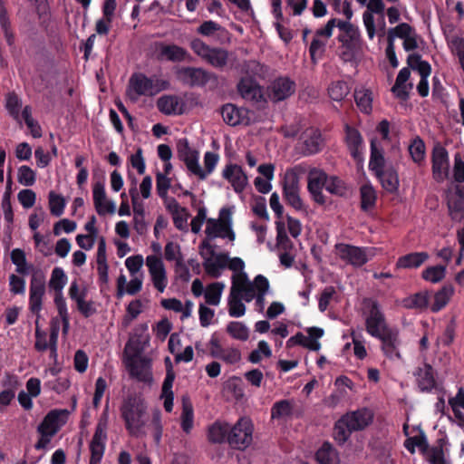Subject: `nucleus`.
<instances>
[{
    "label": "nucleus",
    "instance_id": "nucleus-1",
    "mask_svg": "<svg viewBox=\"0 0 464 464\" xmlns=\"http://www.w3.org/2000/svg\"><path fill=\"white\" fill-rule=\"evenodd\" d=\"M121 417L128 433L140 437L146 424L147 404L142 397L135 393L127 395L120 407Z\"/></svg>",
    "mask_w": 464,
    "mask_h": 464
},
{
    "label": "nucleus",
    "instance_id": "nucleus-2",
    "mask_svg": "<svg viewBox=\"0 0 464 464\" xmlns=\"http://www.w3.org/2000/svg\"><path fill=\"white\" fill-rule=\"evenodd\" d=\"M372 420L373 414L367 408L348 412L334 423L333 437L339 445H343L353 431L364 430Z\"/></svg>",
    "mask_w": 464,
    "mask_h": 464
},
{
    "label": "nucleus",
    "instance_id": "nucleus-3",
    "mask_svg": "<svg viewBox=\"0 0 464 464\" xmlns=\"http://www.w3.org/2000/svg\"><path fill=\"white\" fill-rule=\"evenodd\" d=\"M362 304L368 310V315L365 319V329L372 337L376 338L382 332H385L386 329L391 328L386 323L385 315L376 300L364 298Z\"/></svg>",
    "mask_w": 464,
    "mask_h": 464
},
{
    "label": "nucleus",
    "instance_id": "nucleus-4",
    "mask_svg": "<svg viewBox=\"0 0 464 464\" xmlns=\"http://www.w3.org/2000/svg\"><path fill=\"white\" fill-rule=\"evenodd\" d=\"M126 349H130L134 353V356L130 358L127 362L130 377L140 382L150 383L152 373L150 360L138 356L141 353V349L138 345L134 346L131 341L126 344Z\"/></svg>",
    "mask_w": 464,
    "mask_h": 464
},
{
    "label": "nucleus",
    "instance_id": "nucleus-5",
    "mask_svg": "<svg viewBox=\"0 0 464 464\" xmlns=\"http://www.w3.org/2000/svg\"><path fill=\"white\" fill-rule=\"evenodd\" d=\"M253 423L247 417H241L233 427H230L227 436L228 444L237 450H245L253 440Z\"/></svg>",
    "mask_w": 464,
    "mask_h": 464
},
{
    "label": "nucleus",
    "instance_id": "nucleus-6",
    "mask_svg": "<svg viewBox=\"0 0 464 464\" xmlns=\"http://www.w3.org/2000/svg\"><path fill=\"white\" fill-rule=\"evenodd\" d=\"M177 80L190 88L204 87L215 75L201 67L182 66L175 68Z\"/></svg>",
    "mask_w": 464,
    "mask_h": 464
},
{
    "label": "nucleus",
    "instance_id": "nucleus-7",
    "mask_svg": "<svg viewBox=\"0 0 464 464\" xmlns=\"http://www.w3.org/2000/svg\"><path fill=\"white\" fill-rule=\"evenodd\" d=\"M154 55L160 62L181 63L191 59L190 53L185 48L163 41L154 43Z\"/></svg>",
    "mask_w": 464,
    "mask_h": 464
},
{
    "label": "nucleus",
    "instance_id": "nucleus-8",
    "mask_svg": "<svg viewBox=\"0 0 464 464\" xmlns=\"http://www.w3.org/2000/svg\"><path fill=\"white\" fill-rule=\"evenodd\" d=\"M177 153L180 160H182L188 169L199 179H206V173L198 163V152L193 150L188 143L187 138H182L177 141Z\"/></svg>",
    "mask_w": 464,
    "mask_h": 464
},
{
    "label": "nucleus",
    "instance_id": "nucleus-9",
    "mask_svg": "<svg viewBox=\"0 0 464 464\" xmlns=\"http://www.w3.org/2000/svg\"><path fill=\"white\" fill-rule=\"evenodd\" d=\"M298 145L304 156L319 153L324 146L321 130L313 127L305 129L299 136Z\"/></svg>",
    "mask_w": 464,
    "mask_h": 464
},
{
    "label": "nucleus",
    "instance_id": "nucleus-10",
    "mask_svg": "<svg viewBox=\"0 0 464 464\" xmlns=\"http://www.w3.org/2000/svg\"><path fill=\"white\" fill-rule=\"evenodd\" d=\"M376 339L381 342V350L383 355L390 360H401V354L400 347L401 340L400 338V332L395 327H391L382 332Z\"/></svg>",
    "mask_w": 464,
    "mask_h": 464
},
{
    "label": "nucleus",
    "instance_id": "nucleus-11",
    "mask_svg": "<svg viewBox=\"0 0 464 464\" xmlns=\"http://www.w3.org/2000/svg\"><path fill=\"white\" fill-rule=\"evenodd\" d=\"M431 169L433 179L437 182H443L448 179L450 173V158L448 150L437 144L431 152Z\"/></svg>",
    "mask_w": 464,
    "mask_h": 464
},
{
    "label": "nucleus",
    "instance_id": "nucleus-12",
    "mask_svg": "<svg viewBox=\"0 0 464 464\" xmlns=\"http://www.w3.org/2000/svg\"><path fill=\"white\" fill-rule=\"evenodd\" d=\"M296 84L287 76L276 78L267 87V95L274 102L286 100L295 92Z\"/></svg>",
    "mask_w": 464,
    "mask_h": 464
},
{
    "label": "nucleus",
    "instance_id": "nucleus-13",
    "mask_svg": "<svg viewBox=\"0 0 464 464\" xmlns=\"http://www.w3.org/2000/svg\"><path fill=\"white\" fill-rule=\"evenodd\" d=\"M344 142L350 152L351 157L357 164L363 162L364 143L361 132L354 127L344 125Z\"/></svg>",
    "mask_w": 464,
    "mask_h": 464
},
{
    "label": "nucleus",
    "instance_id": "nucleus-14",
    "mask_svg": "<svg viewBox=\"0 0 464 464\" xmlns=\"http://www.w3.org/2000/svg\"><path fill=\"white\" fill-rule=\"evenodd\" d=\"M339 257L353 266H362L368 262L365 247H360L349 244L338 243L335 245Z\"/></svg>",
    "mask_w": 464,
    "mask_h": 464
},
{
    "label": "nucleus",
    "instance_id": "nucleus-15",
    "mask_svg": "<svg viewBox=\"0 0 464 464\" xmlns=\"http://www.w3.org/2000/svg\"><path fill=\"white\" fill-rule=\"evenodd\" d=\"M436 371L431 364L424 361L421 365L415 368L413 376L421 392H430L437 389Z\"/></svg>",
    "mask_w": 464,
    "mask_h": 464
},
{
    "label": "nucleus",
    "instance_id": "nucleus-16",
    "mask_svg": "<svg viewBox=\"0 0 464 464\" xmlns=\"http://www.w3.org/2000/svg\"><path fill=\"white\" fill-rule=\"evenodd\" d=\"M69 411L67 410H52L44 418L37 427L41 435L54 436L60 426L66 422Z\"/></svg>",
    "mask_w": 464,
    "mask_h": 464
},
{
    "label": "nucleus",
    "instance_id": "nucleus-17",
    "mask_svg": "<svg viewBox=\"0 0 464 464\" xmlns=\"http://www.w3.org/2000/svg\"><path fill=\"white\" fill-rule=\"evenodd\" d=\"M307 182V188L313 199L319 205H324L326 199L322 190L325 188L327 174L322 169L313 168L308 173Z\"/></svg>",
    "mask_w": 464,
    "mask_h": 464
},
{
    "label": "nucleus",
    "instance_id": "nucleus-18",
    "mask_svg": "<svg viewBox=\"0 0 464 464\" xmlns=\"http://www.w3.org/2000/svg\"><path fill=\"white\" fill-rule=\"evenodd\" d=\"M92 198L95 210L99 216H104L107 213L113 214L115 212L114 202L107 199L103 174L101 180H97L92 186Z\"/></svg>",
    "mask_w": 464,
    "mask_h": 464
},
{
    "label": "nucleus",
    "instance_id": "nucleus-19",
    "mask_svg": "<svg viewBox=\"0 0 464 464\" xmlns=\"http://www.w3.org/2000/svg\"><path fill=\"white\" fill-rule=\"evenodd\" d=\"M239 95L246 101L260 102L265 101L262 86L252 76H243L237 84Z\"/></svg>",
    "mask_w": 464,
    "mask_h": 464
},
{
    "label": "nucleus",
    "instance_id": "nucleus-20",
    "mask_svg": "<svg viewBox=\"0 0 464 464\" xmlns=\"http://www.w3.org/2000/svg\"><path fill=\"white\" fill-rule=\"evenodd\" d=\"M146 265L149 268L154 287L160 293H163L167 286L168 279L162 260L154 255L148 256Z\"/></svg>",
    "mask_w": 464,
    "mask_h": 464
},
{
    "label": "nucleus",
    "instance_id": "nucleus-21",
    "mask_svg": "<svg viewBox=\"0 0 464 464\" xmlns=\"http://www.w3.org/2000/svg\"><path fill=\"white\" fill-rule=\"evenodd\" d=\"M128 95L132 101H137L140 96H152V77L140 72L133 73L130 78Z\"/></svg>",
    "mask_w": 464,
    "mask_h": 464
},
{
    "label": "nucleus",
    "instance_id": "nucleus-22",
    "mask_svg": "<svg viewBox=\"0 0 464 464\" xmlns=\"http://www.w3.org/2000/svg\"><path fill=\"white\" fill-rule=\"evenodd\" d=\"M222 177L227 179L236 193H241L248 184V178L242 167L228 163L222 171Z\"/></svg>",
    "mask_w": 464,
    "mask_h": 464
},
{
    "label": "nucleus",
    "instance_id": "nucleus-23",
    "mask_svg": "<svg viewBox=\"0 0 464 464\" xmlns=\"http://www.w3.org/2000/svg\"><path fill=\"white\" fill-rule=\"evenodd\" d=\"M220 112L223 121L229 126L248 125L251 122L248 111L245 108H238L232 103L223 105Z\"/></svg>",
    "mask_w": 464,
    "mask_h": 464
},
{
    "label": "nucleus",
    "instance_id": "nucleus-24",
    "mask_svg": "<svg viewBox=\"0 0 464 464\" xmlns=\"http://www.w3.org/2000/svg\"><path fill=\"white\" fill-rule=\"evenodd\" d=\"M183 104L175 95H163L157 101L158 110L165 115H179L183 113Z\"/></svg>",
    "mask_w": 464,
    "mask_h": 464
},
{
    "label": "nucleus",
    "instance_id": "nucleus-25",
    "mask_svg": "<svg viewBox=\"0 0 464 464\" xmlns=\"http://www.w3.org/2000/svg\"><path fill=\"white\" fill-rule=\"evenodd\" d=\"M227 253H219L216 256L215 260H212L211 257L205 258L203 266L208 276L218 278L221 276L220 270L227 266Z\"/></svg>",
    "mask_w": 464,
    "mask_h": 464
},
{
    "label": "nucleus",
    "instance_id": "nucleus-26",
    "mask_svg": "<svg viewBox=\"0 0 464 464\" xmlns=\"http://www.w3.org/2000/svg\"><path fill=\"white\" fill-rule=\"evenodd\" d=\"M380 180L382 188L390 192L394 193L399 188V177L397 171L393 168H388L374 174Z\"/></svg>",
    "mask_w": 464,
    "mask_h": 464
},
{
    "label": "nucleus",
    "instance_id": "nucleus-27",
    "mask_svg": "<svg viewBox=\"0 0 464 464\" xmlns=\"http://www.w3.org/2000/svg\"><path fill=\"white\" fill-rule=\"evenodd\" d=\"M315 459L320 464H340L339 453L328 441H325L317 450Z\"/></svg>",
    "mask_w": 464,
    "mask_h": 464
},
{
    "label": "nucleus",
    "instance_id": "nucleus-28",
    "mask_svg": "<svg viewBox=\"0 0 464 464\" xmlns=\"http://www.w3.org/2000/svg\"><path fill=\"white\" fill-rule=\"evenodd\" d=\"M371 155L369 160V169L374 174L381 172L385 169V159L383 156V150L382 147L377 146V140L372 139L370 142Z\"/></svg>",
    "mask_w": 464,
    "mask_h": 464
},
{
    "label": "nucleus",
    "instance_id": "nucleus-29",
    "mask_svg": "<svg viewBox=\"0 0 464 464\" xmlns=\"http://www.w3.org/2000/svg\"><path fill=\"white\" fill-rule=\"evenodd\" d=\"M429 259L427 252H413L398 258L397 268H418Z\"/></svg>",
    "mask_w": 464,
    "mask_h": 464
},
{
    "label": "nucleus",
    "instance_id": "nucleus-30",
    "mask_svg": "<svg viewBox=\"0 0 464 464\" xmlns=\"http://www.w3.org/2000/svg\"><path fill=\"white\" fill-rule=\"evenodd\" d=\"M230 425L227 422L215 421L209 426L208 439L211 443L221 444L227 441Z\"/></svg>",
    "mask_w": 464,
    "mask_h": 464
},
{
    "label": "nucleus",
    "instance_id": "nucleus-31",
    "mask_svg": "<svg viewBox=\"0 0 464 464\" xmlns=\"http://www.w3.org/2000/svg\"><path fill=\"white\" fill-rule=\"evenodd\" d=\"M354 100L360 111L365 114H370L372 111V92L369 89H356L354 91Z\"/></svg>",
    "mask_w": 464,
    "mask_h": 464
},
{
    "label": "nucleus",
    "instance_id": "nucleus-32",
    "mask_svg": "<svg viewBox=\"0 0 464 464\" xmlns=\"http://www.w3.org/2000/svg\"><path fill=\"white\" fill-rule=\"evenodd\" d=\"M0 27L9 46L14 44V34L11 28V21L3 0H0Z\"/></svg>",
    "mask_w": 464,
    "mask_h": 464
},
{
    "label": "nucleus",
    "instance_id": "nucleus-33",
    "mask_svg": "<svg viewBox=\"0 0 464 464\" xmlns=\"http://www.w3.org/2000/svg\"><path fill=\"white\" fill-rule=\"evenodd\" d=\"M205 61L215 68L222 69L227 64L228 52L223 48L211 47Z\"/></svg>",
    "mask_w": 464,
    "mask_h": 464
},
{
    "label": "nucleus",
    "instance_id": "nucleus-34",
    "mask_svg": "<svg viewBox=\"0 0 464 464\" xmlns=\"http://www.w3.org/2000/svg\"><path fill=\"white\" fill-rule=\"evenodd\" d=\"M361 209L367 212L375 207L377 201L376 191L370 184L362 185L360 188Z\"/></svg>",
    "mask_w": 464,
    "mask_h": 464
},
{
    "label": "nucleus",
    "instance_id": "nucleus-35",
    "mask_svg": "<svg viewBox=\"0 0 464 464\" xmlns=\"http://www.w3.org/2000/svg\"><path fill=\"white\" fill-rule=\"evenodd\" d=\"M107 429L108 428L105 427L96 426L94 434L90 442V452L104 454L108 439Z\"/></svg>",
    "mask_w": 464,
    "mask_h": 464
},
{
    "label": "nucleus",
    "instance_id": "nucleus-36",
    "mask_svg": "<svg viewBox=\"0 0 464 464\" xmlns=\"http://www.w3.org/2000/svg\"><path fill=\"white\" fill-rule=\"evenodd\" d=\"M10 258L12 263L16 266L15 271L22 276L28 275L30 270L33 269V266L27 264L25 253L21 248L13 249Z\"/></svg>",
    "mask_w": 464,
    "mask_h": 464
},
{
    "label": "nucleus",
    "instance_id": "nucleus-37",
    "mask_svg": "<svg viewBox=\"0 0 464 464\" xmlns=\"http://www.w3.org/2000/svg\"><path fill=\"white\" fill-rule=\"evenodd\" d=\"M408 150L413 162L420 165L424 161L426 147L423 140L420 136H416L411 140Z\"/></svg>",
    "mask_w": 464,
    "mask_h": 464
},
{
    "label": "nucleus",
    "instance_id": "nucleus-38",
    "mask_svg": "<svg viewBox=\"0 0 464 464\" xmlns=\"http://www.w3.org/2000/svg\"><path fill=\"white\" fill-rule=\"evenodd\" d=\"M221 225L218 228V237L228 238L230 241H234L236 235L231 227V213L227 208H222L220 210Z\"/></svg>",
    "mask_w": 464,
    "mask_h": 464
},
{
    "label": "nucleus",
    "instance_id": "nucleus-39",
    "mask_svg": "<svg viewBox=\"0 0 464 464\" xmlns=\"http://www.w3.org/2000/svg\"><path fill=\"white\" fill-rule=\"evenodd\" d=\"M294 406L289 400H280L276 401L271 408L272 419H282L291 417L293 415Z\"/></svg>",
    "mask_w": 464,
    "mask_h": 464
},
{
    "label": "nucleus",
    "instance_id": "nucleus-40",
    "mask_svg": "<svg viewBox=\"0 0 464 464\" xmlns=\"http://www.w3.org/2000/svg\"><path fill=\"white\" fill-rule=\"evenodd\" d=\"M446 265H437L428 266L421 273V277L425 281L436 284L442 281L446 276Z\"/></svg>",
    "mask_w": 464,
    "mask_h": 464
},
{
    "label": "nucleus",
    "instance_id": "nucleus-41",
    "mask_svg": "<svg viewBox=\"0 0 464 464\" xmlns=\"http://www.w3.org/2000/svg\"><path fill=\"white\" fill-rule=\"evenodd\" d=\"M453 288L450 285H444L440 291L434 295V302L430 306L433 313L440 311L449 303Z\"/></svg>",
    "mask_w": 464,
    "mask_h": 464
},
{
    "label": "nucleus",
    "instance_id": "nucleus-42",
    "mask_svg": "<svg viewBox=\"0 0 464 464\" xmlns=\"http://www.w3.org/2000/svg\"><path fill=\"white\" fill-rule=\"evenodd\" d=\"M429 300L427 292H419L404 299L403 304L409 309H424L428 307Z\"/></svg>",
    "mask_w": 464,
    "mask_h": 464
},
{
    "label": "nucleus",
    "instance_id": "nucleus-43",
    "mask_svg": "<svg viewBox=\"0 0 464 464\" xmlns=\"http://www.w3.org/2000/svg\"><path fill=\"white\" fill-rule=\"evenodd\" d=\"M226 330L233 339L245 342L249 338V329L242 322H230Z\"/></svg>",
    "mask_w": 464,
    "mask_h": 464
},
{
    "label": "nucleus",
    "instance_id": "nucleus-44",
    "mask_svg": "<svg viewBox=\"0 0 464 464\" xmlns=\"http://www.w3.org/2000/svg\"><path fill=\"white\" fill-rule=\"evenodd\" d=\"M411 76V71L408 67H403L400 70L394 85L392 88V91L396 93L399 98H405L408 95L406 92L405 82L409 80Z\"/></svg>",
    "mask_w": 464,
    "mask_h": 464
},
{
    "label": "nucleus",
    "instance_id": "nucleus-45",
    "mask_svg": "<svg viewBox=\"0 0 464 464\" xmlns=\"http://www.w3.org/2000/svg\"><path fill=\"white\" fill-rule=\"evenodd\" d=\"M350 92V87L345 81L333 82L328 87L330 98L336 102L343 101Z\"/></svg>",
    "mask_w": 464,
    "mask_h": 464
},
{
    "label": "nucleus",
    "instance_id": "nucleus-46",
    "mask_svg": "<svg viewBox=\"0 0 464 464\" xmlns=\"http://www.w3.org/2000/svg\"><path fill=\"white\" fill-rule=\"evenodd\" d=\"M224 285L215 282L208 285L205 291V301L209 305H218L220 303Z\"/></svg>",
    "mask_w": 464,
    "mask_h": 464
},
{
    "label": "nucleus",
    "instance_id": "nucleus-47",
    "mask_svg": "<svg viewBox=\"0 0 464 464\" xmlns=\"http://www.w3.org/2000/svg\"><path fill=\"white\" fill-rule=\"evenodd\" d=\"M295 345H301L311 351H318L321 348V343L319 342H308L307 337H305L301 332H298L286 341L287 348H292Z\"/></svg>",
    "mask_w": 464,
    "mask_h": 464
},
{
    "label": "nucleus",
    "instance_id": "nucleus-48",
    "mask_svg": "<svg viewBox=\"0 0 464 464\" xmlns=\"http://www.w3.org/2000/svg\"><path fill=\"white\" fill-rule=\"evenodd\" d=\"M67 283V276L61 267H54L51 274L49 286L54 290L55 294L63 293V289Z\"/></svg>",
    "mask_w": 464,
    "mask_h": 464
},
{
    "label": "nucleus",
    "instance_id": "nucleus-49",
    "mask_svg": "<svg viewBox=\"0 0 464 464\" xmlns=\"http://www.w3.org/2000/svg\"><path fill=\"white\" fill-rule=\"evenodd\" d=\"M48 199L51 214L54 217L62 216L66 206L64 198L60 194H56L54 191H50Z\"/></svg>",
    "mask_w": 464,
    "mask_h": 464
},
{
    "label": "nucleus",
    "instance_id": "nucleus-50",
    "mask_svg": "<svg viewBox=\"0 0 464 464\" xmlns=\"http://www.w3.org/2000/svg\"><path fill=\"white\" fill-rule=\"evenodd\" d=\"M276 228L277 246L284 251L292 249L294 247V244L286 234L285 223L282 221L276 222Z\"/></svg>",
    "mask_w": 464,
    "mask_h": 464
},
{
    "label": "nucleus",
    "instance_id": "nucleus-51",
    "mask_svg": "<svg viewBox=\"0 0 464 464\" xmlns=\"http://www.w3.org/2000/svg\"><path fill=\"white\" fill-rule=\"evenodd\" d=\"M412 34H414V28L411 25L407 23H401L394 28L389 29L387 42L394 44L396 37L403 39Z\"/></svg>",
    "mask_w": 464,
    "mask_h": 464
},
{
    "label": "nucleus",
    "instance_id": "nucleus-52",
    "mask_svg": "<svg viewBox=\"0 0 464 464\" xmlns=\"http://www.w3.org/2000/svg\"><path fill=\"white\" fill-rule=\"evenodd\" d=\"M59 331L60 327L58 323L53 319L51 327H50V335H49V347L50 350V359L53 360L54 362L57 361L58 353V336H59Z\"/></svg>",
    "mask_w": 464,
    "mask_h": 464
},
{
    "label": "nucleus",
    "instance_id": "nucleus-53",
    "mask_svg": "<svg viewBox=\"0 0 464 464\" xmlns=\"http://www.w3.org/2000/svg\"><path fill=\"white\" fill-rule=\"evenodd\" d=\"M325 189L335 196L343 197L347 192V188L343 180L336 176H327Z\"/></svg>",
    "mask_w": 464,
    "mask_h": 464
},
{
    "label": "nucleus",
    "instance_id": "nucleus-54",
    "mask_svg": "<svg viewBox=\"0 0 464 464\" xmlns=\"http://www.w3.org/2000/svg\"><path fill=\"white\" fill-rule=\"evenodd\" d=\"M214 358L220 359L227 364H236L241 360V353L237 348H222Z\"/></svg>",
    "mask_w": 464,
    "mask_h": 464
},
{
    "label": "nucleus",
    "instance_id": "nucleus-55",
    "mask_svg": "<svg viewBox=\"0 0 464 464\" xmlns=\"http://www.w3.org/2000/svg\"><path fill=\"white\" fill-rule=\"evenodd\" d=\"M180 419L182 430L188 434L191 431L194 423V411L189 402L183 403Z\"/></svg>",
    "mask_w": 464,
    "mask_h": 464
},
{
    "label": "nucleus",
    "instance_id": "nucleus-56",
    "mask_svg": "<svg viewBox=\"0 0 464 464\" xmlns=\"http://www.w3.org/2000/svg\"><path fill=\"white\" fill-rule=\"evenodd\" d=\"M150 428L151 429L152 436L156 445H160L163 433L161 412L160 411H155L152 413Z\"/></svg>",
    "mask_w": 464,
    "mask_h": 464
},
{
    "label": "nucleus",
    "instance_id": "nucleus-57",
    "mask_svg": "<svg viewBox=\"0 0 464 464\" xmlns=\"http://www.w3.org/2000/svg\"><path fill=\"white\" fill-rule=\"evenodd\" d=\"M241 299L242 295H229L228 314L231 317H241L245 314L246 306Z\"/></svg>",
    "mask_w": 464,
    "mask_h": 464
},
{
    "label": "nucleus",
    "instance_id": "nucleus-58",
    "mask_svg": "<svg viewBox=\"0 0 464 464\" xmlns=\"http://www.w3.org/2000/svg\"><path fill=\"white\" fill-rule=\"evenodd\" d=\"M249 284H251V282L248 280L247 275L245 272L235 274L232 276L230 295H242V291Z\"/></svg>",
    "mask_w": 464,
    "mask_h": 464
},
{
    "label": "nucleus",
    "instance_id": "nucleus-59",
    "mask_svg": "<svg viewBox=\"0 0 464 464\" xmlns=\"http://www.w3.org/2000/svg\"><path fill=\"white\" fill-rule=\"evenodd\" d=\"M299 181L296 167L286 169L282 181L283 190L300 189Z\"/></svg>",
    "mask_w": 464,
    "mask_h": 464
},
{
    "label": "nucleus",
    "instance_id": "nucleus-60",
    "mask_svg": "<svg viewBox=\"0 0 464 464\" xmlns=\"http://www.w3.org/2000/svg\"><path fill=\"white\" fill-rule=\"evenodd\" d=\"M18 182L25 187H31L35 183L36 173L28 166L23 165L18 169Z\"/></svg>",
    "mask_w": 464,
    "mask_h": 464
},
{
    "label": "nucleus",
    "instance_id": "nucleus-61",
    "mask_svg": "<svg viewBox=\"0 0 464 464\" xmlns=\"http://www.w3.org/2000/svg\"><path fill=\"white\" fill-rule=\"evenodd\" d=\"M34 335H35L34 349L40 353L45 352L49 347V341H47L46 332L40 328L38 318H36V320H35V334H34Z\"/></svg>",
    "mask_w": 464,
    "mask_h": 464
},
{
    "label": "nucleus",
    "instance_id": "nucleus-62",
    "mask_svg": "<svg viewBox=\"0 0 464 464\" xmlns=\"http://www.w3.org/2000/svg\"><path fill=\"white\" fill-rule=\"evenodd\" d=\"M283 198L287 205L295 210H302L304 208L303 200L300 198V189L283 190Z\"/></svg>",
    "mask_w": 464,
    "mask_h": 464
},
{
    "label": "nucleus",
    "instance_id": "nucleus-63",
    "mask_svg": "<svg viewBox=\"0 0 464 464\" xmlns=\"http://www.w3.org/2000/svg\"><path fill=\"white\" fill-rule=\"evenodd\" d=\"M225 31V29L217 22L212 20L204 21L198 28L197 33L203 36H212L216 32Z\"/></svg>",
    "mask_w": 464,
    "mask_h": 464
},
{
    "label": "nucleus",
    "instance_id": "nucleus-64",
    "mask_svg": "<svg viewBox=\"0 0 464 464\" xmlns=\"http://www.w3.org/2000/svg\"><path fill=\"white\" fill-rule=\"evenodd\" d=\"M447 207L450 216L452 219H455L459 214L464 213V198L449 197L447 200Z\"/></svg>",
    "mask_w": 464,
    "mask_h": 464
}]
</instances>
